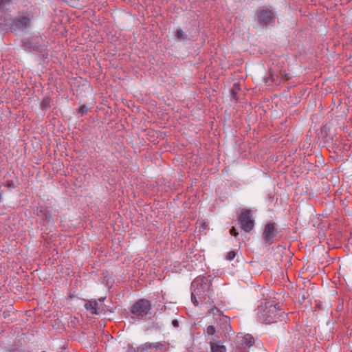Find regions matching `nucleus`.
I'll use <instances>...</instances> for the list:
<instances>
[{"label": "nucleus", "mask_w": 352, "mask_h": 352, "mask_svg": "<svg viewBox=\"0 0 352 352\" xmlns=\"http://www.w3.org/2000/svg\"><path fill=\"white\" fill-rule=\"evenodd\" d=\"M284 317L283 312L278 310L270 302L261 305L257 309V317L261 322L270 324L276 322L280 317Z\"/></svg>", "instance_id": "1"}, {"label": "nucleus", "mask_w": 352, "mask_h": 352, "mask_svg": "<svg viewBox=\"0 0 352 352\" xmlns=\"http://www.w3.org/2000/svg\"><path fill=\"white\" fill-rule=\"evenodd\" d=\"M210 285L211 283H208V279L206 277L198 276L192 282L191 300L195 305L198 304L196 297L203 296L205 292L209 289Z\"/></svg>", "instance_id": "2"}, {"label": "nucleus", "mask_w": 352, "mask_h": 352, "mask_svg": "<svg viewBox=\"0 0 352 352\" xmlns=\"http://www.w3.org/2000/svg\"><path fill=\"white\" fill-rule=\"evenodd\" d=\"M128 349L133 352H168L169 349L168 344L166 342H145L136 348L129 344Z\"/></svg>", "instance_id": "3"}, {"label": "nucleus", "mask_w": 352, "mask_h": 352, "mask_svg": "<svg viewBox=\"0 0 352 352\" xmlns=\"http://www.w3.org/2000/svg\"><path fill=\"white\" fill-rule=\"evenodd\" d=\"M256 16L258 24L261 26L265 27L274 23L276 14L272 9L263 6L257 10Z\"/></svg>", "instance_id": "4"}, {"label": "nucleus", "mask_w": 352, "mask_h": 352, "mask_svg": "<svg viewBox=\"0 0 352 352\" xmlns=\"http://www.w3.org/2000/svg\"><path fill=\"white\" fill-rule=\"evenodd\" d=\"M151 309V303L148 300L142 298L135 302L131 307V314L140 319H144Z\"/></svg>", "instance_id": "5"}, {"label": "nucleus", "mask_w": 352, "mask_h": 352, "mask_svg": "<svg viewBox=\"0 0 352 352\" xmlns=\"http://www.w3.org/2000/svg\"><path fill=\"white\" fill-rule=\"evenodd\" d=\"M239 221L241 223V228L245 232H250L253 230L254 227V221L252 217V214L250 210H242L239 217Z\"/></svg>", "instance_id": "6"}, {"label": "nucleus", "mask_w": 352, "mask_h": 352, "mask_svg": "<svg viewBox=\"0 0 352 352\" xmlns=\"http://www.w3.org/2000/svg\"><path fill=\"white\" fill-rule=\"evenodd\" d=\"M237 343L240 346L234 348V352H246V349L250 348L254 344V339L250 334L237 336Z\"/></svg>", "instance_id": "7"}, {"label": "nucleus", "mask_w": 352, "mask_h": 352, "mask_svg": "<svg viewBox=\"0 0 352 352\" xmlns=\"http://www.w3.org/2000/svg\"><path fill=\"white\" fill-rule=\"evenodd\" d=\"M278 233L277 228L275 226V223H269L265 226L262 236L265 241V243L267 245L273 243L275 236Z\"/></svg>", "instance_id": "8"}, {"label": "nucleus", "mask_w": 352, "mask_h": 352, "mask_svg": "<svg viewBox=\"0 0 352 352\" xmlns=\"http://www.w3.org/2000/svg\"><path fill=\"white\" fill-rule=\"evenodd\" d=\"M31 23V19L25 16H21L17 18H16L12 25V28H13L14 30H23L30 25Z\"/></svg>", "instance_id": "9"}, {"label": "nucleus", "mask_w": 352, "mask_h": 352, "mask_svg": "<svg viewBox=\"0 0 352 352\" xmlns=\"http://www.w3.org/2000/svg\"><path fill=\"white\" fill-rule=\"evenodd\" d=\"M42 41L41 37L26 38L23 41V47L27 51L38 50L40 44Z\"/></svg>", "instance_id": "10"}, {"label": "nucleus", "mask_w": 352, "mask_h": 352, "mask_svg": "<svg viewBox=\"0 0 352 352\" xmlns=\"http://www.w3.org/2000/svg\"><path fill=\"white\" fill-rule=\"evenodd\" d=\"M85 308L92 314H98V302L96 300H89L85 304Z\"/></svg>", "instance_id": "11"}, {"label": "nucleus", "mask_w": 352, "mask_h": 352, "mask_svg": "<svg viewBox=\"0 0 352 352\" xmlns=\"http://www.w3.org/2000/svg\"><path fill=\"white\" fill-rule=\"evenodd\" d=\"M211 352H226V348L224 345L210 342Z\"/></svg>", "instance_id": "12"}, {"label": "nucleus", "mask_w": 352, "mask_h": 352, "mask_svg": "<svg viewBox=\"0 0 352 352\" xmlns=\"http://www.w3.org/2000/svg\"><path fill=\"white\" fill-rule=\"evenodd\" d=\"M175 36L177 39L180 41L188 40L187 34L182 29L177 30Z\"/></svg>", "instance_id": "13"}, {"label": "nucleus", "mask_w": 352, "mask_h": 352, "mask_svg": "<svg viewBox=\"0 0 352 352\" xmlns=\"http://www.w3.org/2000/svg\"><path fill=\"white\" fill-rule=\"evenodd\" d=\"M87 111L88 107L85 104L80 105L78 109V113L80 114L81 116H83L85 114H87Z\"/></svg>", "instance_id": "14"}, {"label": "nucleus", "mask_w": 352, "mask_h": 352, "mask_svg": "<svg viewBox=\"0 0 352 352\" xmlns=\"http://www.w3.org/2000/svg\"><path fill=\"white\" fill-rule=\"evenodd\" d=\"M266 83L270 85L271 83L278 84V79L275 78V76L274 74H270L268 78L266 80Z\"/></svg>", "instance_id": "15"}, {"label": "nucleus", "mask_w": 352, "mask_h": 352, "mask_svg": "<svg viewBox=\"0 0 352 352\" xmlns=\"http://www.w3.org/2000/svg\"><path fill=\"white\" fill-rule=\"evenodd\" d=\"M235 256H236L235 251L232 250L227 253V254L226 256V258L228 261H232L234 258Z\"/></svg>", "instance_id": "16"}, {"label": "nucleus", "mask_w": 352, "mask_h": 352, "mask_svg": "<svg viewBox=\"0 0 352 352\" xmlns=\"http://www.w3.org/2000/svg\"><path fill=\"white\" fill-rule=\"evenodd\" d=\"M216 330L214 326L210 325L206 329V333L209 336H212L215 333Z\"/></svg>", "instance_id": "17"}, {"label": "nucleus", "mask_w": 352, "mask_h": 352, "mask_svg": "<svg viewBox=\"0 0 352 352\" xmlns=\"http://www.w3.org/2000/svg\"><path fill=\"white\" fill-rule=\"evenodd\" d=\"M12 0H0V7L6 6L11 3Z\"/></svg>", "instance_id": "18"}, {"label": "nucleus", "mask_w": 352, "mask_h": 352, "mask_svg": "<svg viewBox=\"0 0 352 352\" xmlns=\"http://www.w3.org/2000/svg\"><path fill=\"white\" fill-rule=\"evenodd\" d=\"M230 234L233 236H234L235 237H236L239 234V233L236 232V229L234 228H232L231 230H230Z\"/></svg>", "instance_id": "19"}, {"label": "nucleus", "mask_w": 352, "mask_h": 352, "mask_svg": "<svg viewBox=\"0 0 352 352\" xmlns=\"http://www.w3.org/2000/svg\"><path fill=\"white\" fill-rule=\"evenodd\" d=\"M172 324L173 326H175L176 327H178V325H179L178 321L176 320H173Z\"/></svg>", "instance_id": "20"}, {"label": "nucleus", "mask_w": 352, "mask_h": 352, "mask_svg": "<svg viewBox=\"0 0 352 352\" xmlns=\"http://www.w3.org/2000/svg\"><path fill=\"white\" fill-rule=\"evenodd\" d=\"M41 109H43L44 108V101H42L41 103Z\"/></svg>", "instance_id": "21"}, {"label": "nucleus", "mask_w": 352, "mask_h": 352, "mask_svg": "<svg viewBox=\"0 0 352 352\" xmlns=\"http://www.w3.org/2000/svg\"><path fill=\"white\" fill-rule=\"evenodd\" d=\"M225 320H226V322H227L229 320V318H226Z\"/></svg>", "instance_id": "22"}, {"label": "nucleus", "mask_w": 352, "mask_h": 352, "mask_svg": "<svg viewBox=\"0 0 352 352\" xmlns=\"http://www.w3.org/2000/svg\"><path fill=\"white\" fill-rule=\"evenodd\" d=\"M10 183H11V184H12V188H14L13 182H11Z\"/></svg>", "instance_id": "23"}]
</instances>
